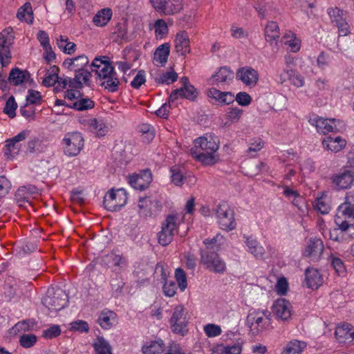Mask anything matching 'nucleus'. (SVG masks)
Here are the masks:
<instances>
[{
  "mask_svg": "<svg viewBox=\"0 0 354 354\" xmlns=\"http://www.w3.org/2000/svg\"><path fill=\"white\" fill-rule=\"evenodd\" d=\"M219 147L218 137L206 133L194 140V146L190 149L194 159L204 165H212L218 160L216 152Z\"/></svg>",
  "mask_w": 354,
  "mask_h": 354,
  "instance_id": "nucleus-1",
  "label": "nucleus"
},
{
  "mask_svg": "<svg viewBox=\"0 0 354 354\" xmlns=\"http://www.w3.org/2000/svg\"><path fill=\"white\" fill-rule=\"evenodd\" d=\"M335 224L342 232L348 231L354 236V194L349 193L344 203L339 206L335 218Z\"/></svg>",
  "mask_w": 354,
  "mask_h": 354,
  "instance_id": "nucleus-2",
  "label": "nucleus"
},
{
  "mask_svg": "<svg viewBox=\"0 0 354 354\" xmlns=\"http://www.w3.org/2000/svg\"><path fill=\"white\" fill-rule=\"evenodd\" d=\"M68 302V297L61 288H49L42 304L50 311H58L65 308Z\"/></svg>",
  "mask_w": 354,
  "mask_h": 354,
  "instance_id": "nucleus-3",
  "label": "nucleus"
},
{
  "mask_svg": "<svg viewBox=\"0 0 354 354\" xmlns=\"http://www.w3.org/2000/svg\"><path fill=\"white\" fill-rule=\"evenodd\" d=\"M215 211L218 223L222 230L231 231L236 227L234 210L227 203H220Z\"/></svg>",
  "mask_w": 354,
  "mask_h": 354,
  "instance_id": "nucleus-4",
  "label": "nucleus"
},
{
  "mask_svg": "<svg viewBox=\"0 0 354 354\" xmlns=\"http://www.w3.org/2000/svg\"><path fill=\"white\" fill-rule=\"evenodd\" d=\"M201 263L207 269L216 273H223L226 269L225 263L214 250H200Z\"/></svg>",
  "mask_w": 354,
  "mask_h": 354,
  "instance_id": "nucleus-5",
  "label": "nucleus"
},
{
  "mask_svg": "<svg viewBox=\"0 0 354 354\" xmlns=\"http://www.w3.org/2000/svg\"><path fill=\"white\" fill-rule=\"evenodd\" d=\"M308 122L311 125L316 127L319 133L323 134L339 131L344 127L342 121L336 119L323 118L318 115L310 117Z\"/></svg>",
  "mask_w": 354,
  "mask_h": 354,
  "instance_id": "nucleus-6",
  "label": "nucleus"
},
{
  "mask_svg": "<svg viewBox=\"0 0 354 354\" xmlns=\"http://www.w3.org/2000/svg\"><path fill=\"white\" fill-rule=\"evenodd\" d=\"M127 201V196L124 189H111L104 197L103 205L107 210L116 212L124 206Z\"/></svg>",
  "mask_w": 354,
  "mask_h": 354,
  "instance_id": "nucleus-7",
  "label": "nucleus"
},
{
  "mask_svg": "<svg viewBox=\"0 0 354 354\" xmlns=\"http://www.w3.org/2000/svg\"><path fill=\"white\" fill-rule=\"evenodd\" d=\"M62 145L65 155L76 156L84 146V138L80 133H68L62 140Z\"/></svg>",
  "mask_w": 354,
  "mask_h": 354,
  "instance_id": "nucleus-8",
  "label": "nucleus"
},
{
  "mask_svg": "<svg viewBox=\"0 0 354 354\" xmlns=\"http://www.w3.org/2000/svg\"><path fill=\"white\" fill-rule=\"evenodd\" d=\"M171 329L173 333L185 336L188 332V322L183 306H177L174 309L170 319Z\"/></svg>",
  "mask_w": 354,
  "mask_h": 354,
  "instance_id": "nucleus-9",
  "label": "nucleus"
},
{
  "mask_svg": "<svg viewBox=\"0 0 354 354\" xmlns=\"http://www.w3.org/2000/svg\"><path fill=\"white\" fill-rule=\"evenodd\" d=\"M149 2L161 15H174L183 9V0H149Z\"/></svg>",
  "mask_w": 354,
  "mask_h": 354,
  "instance_id": "nucleus-10",
  "label": "nucleus"
},
{
  "mask_svg": "<svg viewBox=\"0 0 354 354\" xmlns=\"http://www.w3.org/2000/svg\"><path fill=\"white\" fill-rule=\"evenodd\" d=\"M177 216L168 215L162 223L161 231L158 232V243L162 246L168 245L173 240L174 231L177 228Z\"/></svg>",
  "mask_w": 354,
  "mask_h": 354,
  "instance_id": "nucleus-11",
  "label": "nucleus"
},
{
  "mask_svg": "<svg viewBox=\"0 0 354 354\" xmlns=\"http://www.w3.org/2000/svg\"><path fill=\"white\" fill-rule=\"evenodd\" d=\"M14 39L13 30L11 27L5 28L0 34V62L2 67L6 66L8 64L4 61V58H11L10 48L14 42Z\"/></svg>",
  "mask_w": 354,
  "mask_h": 354,
  "instance_id": "nucleus-12",
  "label": "nucleus"
},
{
  "mask_svg": "<svg viewBox=\"0 0 354 354\" xmlns=\"http://www.w3.org/2000/svg\"><path fill=\"white\" fill-rule=\"evenodd\" d=\"M91 67V73H95L96 78L100 80L107 79L109 75L115 74L114 68L106 56L102 58L96 57L92 62Z\"/></svg>",
  "mask_w": 354,
  "mask_h": 354,
  "instance_id": "nucleus-13",
  "label": "nucleus"
},
{
  "mask_svg": "<svg viewBox=\"0 0 354 354\" xmlns=\"http://www.w3.org/2000/svg\"><path fill=\"white\" fill-rule=\"evenodd\" d=\"M138 207L140 216L145 218L155 216L162 209L160 203L150 197L140 198Z\"/></svg>",
  "mask_w": 354,
  "mask_h": 354,
  "instance_id": "nucleus-14",
  "label": "nucleus"
},
{
  "mask_svg": "<svg viewBox=\"0 0 354 354\" xmlns=\"http://www.w3.org/2000/svg\"><path fill=\"white\" fill-rule=\"evenodd\" d=\"M28 134V131L24 130L11 139L6 140L4 156L8 158H11L17 155L21 149V142L25 140Z\"/></svg>",
  "mask_w": 354,
  "mask_h": 354,
  "instance_id": "nucleus-15",
  "label": "nucleus"
},
{
  "mask_svg": "<svg viewBox=\"0 0 354 354\" xmlns=\"http://www.w3.org/2000/svg\"><path fill=\"white\" fill-rule=\"evenodd\" d=\"M152 181V174L149 169L140 171L139 174L129 176V184L136 189H146Z\"/></svg>",
  "mask_w": 354,
  "mask_h": 354,
  "instance_id": "nucleus-16",
  "label": "nucleus"
},
{
  "mask_svg": "<svg viewBox=\"0 0 354 354\" xmlns=\"http://www.w3.org/2000/svg\"><path fill=\"white\" fill-rule=\"evenodd\" d=\"M236 79L249 87H254L259 81V73L250 66L239 68L236 73Z\"/></svg>",
  "mask_w": 354,
  "mask_h": 354,
  "instance_id": "nucleus-17",
  "label": "nucleus"
},
{
  "mask_svg": "<svg viewBox=\"0 0 354 354\" xmlns=\"http://www.w3.org/2000/svg\"><path fill=\"white\" fill-rule=\"evenodd\" d=\"M324 247L321 239L311 237L306 245L304 255L310 257L313 261H318L324 251Z\"/></svg>",
  "mask_w": 354,
  "mask_h": 354,
  "instance_id": "nucleus-18",
  "label": "nucleus"
},
{
  "mask_svg": "<svg viewBox=\"0 0 354 354\" xmlns=\"http://www.w3.org/2000/svg\"><path fill=\"white\" fill-rule=\"evenodd\" d=\"M291 304L285 299H279L272 306L273 314L283 321H286L291 317Z\"/></svg>",
  "mask_w": 354,
  "mask_h": 354,
  "instance_id": "nucleus-19",
  "label": "nucleus"
},
{
  "mask_svg": "<svg viewBox=\"0 0 354 354\" xmlns=\"http://www.w3.org/2000/svg\"><path fill=\"white\" fill-rule=\"evenodd\" d=\"M330 179L337 189H348L353 183L354 173L345 170L342 173L333 175Z\"/></svg>",
  "mask_w": 354,
  "mask_h": 354,
  "instance_id": "nucleus-20",
  "label": "nucleus"
},
{
  "mask_svg": "<svg viewBox=\"0 0 354 354\" xmlns=\"http://www.w3.org/2000/svg\"><path fill=\"white\" fill-rule=\"evenodd\" d=\"M75 77L69 79V87L71 88L82 89L83 83L90 86L91 71L88 70H74Z\"/></svg>",
  "mask_w": 354,
  "mask_h": 354,
  "instance_id": "nucleus-21",
  "label": "nucleus"
},
{
  "mask_svg": "<svg viewBox=\"0 0 354 354\" xmlns=\"http://www.w3.org/2000/svg\"><path fill=\"white\" fill-rule=\"evenodd\" d=\"M346 140L339 136L335 137L327 136L322 140L323 146L327 150L334 153L341 151L346 146Z\"/></svg>",
  "mask_w": 354,
  "mask_h": 354,
  "instance_id": "nucleus-22",
  "label": "nucleus"
},
{
  "mask_svg": "<svg viewBox=\"0 0 354 354\" xmlns=\"http://www.w3.org/2000/svg\"><path fill=\"white\" fill-rule=\"evenodd\" d=\"M175 49L177 53L181 55H185L189 53V38L188 33L185 31H180L176 35Z\"/></svg>",
  "mask_w": 354,
  "mask_h": 354,
  "instance_id": "nucleus-23",
  "label": "nucleus"
},
{
  "mask_svg": "<svg viewBox=\"0 0 354 354\" xmlns=\"http://www.w3.org/2000/svg\"><path fill=\"white\" fill-rule=\"evenodd\" d=\"M305 281L308 288L317 289L322 284L323 279L318 270L308 268L305 271Z\"/></svg>",
  "mask_w": 354,
  "mask_h": 354,
  "instance_id": "nucleus-24",
  "label": "nucleus"
},
{
  "mask_svg": "<svg viewBox=\"0 0 354 354\" xmlns=\"http://www.w3.org/2000/svg\"><path fill=\"white\" fill-rule=\"evenodd\" d=\"M234 79V73L226 66L221 67L218 71L214 74L210 80L212 84L218 86L220 84L229 83Z\"/></svg>",
  "mask_w": 354,
  "mask_h": 354,
  "instance_id": "nucleus-25",
  "label": "nucleus"
},
{
  "mask_svg": "<svg viewBox=\"0 0 354 354\" xmlns=\"http://www.w3.org/2000/svg\"><path fill=\"white\" fill-rule=\"evenodd\" d=\"M270 313L268 310L259 311L255 327L252 329V334L257 335L268 328L270 324Z\"/></svg>",
  "mask_w": 354,
  "mask_h": 354,
  "instance_id": "nucleus-26",
  "label": "nucleus"
},
{
  "mask_svg": "<svg viewBox=\"0 0 354 354\" xmlns=\"http://www.w3.org/2000/svg\"><path fill=\"white\" fill-rule=\"evenodd\" d=\"M30 77V74L28 71L15 68L10 71L8 80L12 85L19 86L29 79Z\"/></svg>",
  "mask_w": 354,
  "mask_h": 354,
  "instance_id": "nucleus-27",
  "label": "nucleus"
},
{
  "mask_svg": "<svg viewBox=\"0 0 354 354\" xmlns=\"http://www.w3.org/2000/svg\"><path fill=\"white\" fill-rule=\"evenodd\" d=\"M280 80L281 83L289 80L291 84L297 87H301L304 84V77L292 70H287L282 73L280 75Z\"/></svg>",
  "mask_w": 354,
  "mask_h": 354,
  "instance_id": "nucleus-28",
  "label": "nucleus"
},
{
  "mask_svg": "<svg viewBox=\"0 0 354 354\" xmlns=\"http://www.w3.org/2000/svg\"><path fill=\"white\" fill-rule=\"evenodd\" d=\"M169 53L170 44L169 43H164L156 48L153 55V61L164 66L167 62Z\"/></svg>",
  "mask_w": 354,
  "mask_h": 354,
  "instance_id": "nucleus-29",
  "label": "nucleus"
},
{
  "mask_svg": "<svg viewBox=\"0 0 354 354\" xmlns=\"http://www.w3.org/2000/svg\"><path fill=\"white\" fill-rule=\"evenodd\" d=\"M165 345L161 339L151 341L149 344L142 348L143 354H161L165 350Z\"/></svg>",
  "mask_w": 354,
  "mask_h": 354,
  "instance_id": "nucleus-30",
  "label": "nucleus"
},
{
  "mask_svg": "<svg viewBox=\"0 0 354 354\" xmlns=\"http://www.w3.org/2000/svg\"><path fill=\"white\" fill-rule=\"evenodd\" d=\"M279 28L277 22L270 21L265 28V37L267 41L272 43L279 38Z\"/></svg>",
  "mask_w": 354,
  "mask_h": 354,
  "instance_id": "nucleus-31",
  "label": "nucleus"
},
{
  "mask_svg": "<svg viewBox=\"0 0 354 354\" xmlns=\"http://www.w3.org/2000/svg\"><path fill=\"white\" fill-rule=\"evenodd\" d=\"M112 17V10L110 8H103L93 18V22L97 26L102 27L107 24Z\"/></svg>",
  "mask_w": 354,
  "mask_h": 354,
  "instance_id": "nucleus-32",
  "label": "nucleus"
},
{
  "mask_svg": "<svg viewBox=\"0 0 354 354\" xmlns=\"http://www.w3.org/2000/svg\"><path fill=\"white\" fill-rule=\"evenodd\" d=\"M115 314L113 311L102 312L97 319V322L104 329L111 328L115 322Z\"/></svg>",
  "mask_w": 354,
  "mask_h": 354,
  "instance_id": "nucleus-33",
  "label": "nucleus"
},
{
  "mask_svg": "<svg viewBox=\"0 0 354 354\" xmlns=\"http://www.w3.org/2000/svg\"><path fill=\"white\" fill-rule=\"evenodd\" d=\"M15 201L19 207L28 208L32 207L31 197L26 192L25 189L20 187L15 194Z\"/></svg>",
  "mask_w": 354,
  "mask_h": 354,
  "instance_id": "nucleus-34",
  "label": "nucleus"
},
{
  "mask_svg": "<svg viewBox=\"0 0 354 354\" xmlns=\"http://www.w3.org/2000/svg\"><path fill=\"white\" fill-rule=\"evenodd\" d=\"M93 346L96 354H112L110 344L103 337H97Z\"/></svg>",
  "mask_w": 354,
  "mask_h": 354,
  "instance_id": "nucleus-35",
  "label": "nucleus"
},
{
  "mask_svg": "<svg viewBox=\"0 0 354 354\" xmlns=\"http://www.w3.org/2000/svg\"><path fill=\"white\" fill-rule=\"evenodd\" d=\"M245 243L249 252L256 258H263L265 250L257 240L248 237L246 239Z\"/></svg>",
  "mask_w": 354,
  "mask_h": 354,
  "instance_id": "nucleus-36",
  "label": "nucleus"
},
{
  "mask_svg": "<svg viewBox=\"0 0 354 354\" xmlns=\"http://www.w3.org/2000/svg\"><path fill=\"white\" fill-rule=\"evenodd\" d=\"M101 80L100 86L104 87L109 92L114 93L118 90L120 81L116 73L109 75L107 79H102Z\"/></svg>",
  "mask_w": 354,
  "mask_h": 354,
  "instance_id": "nucleus-37",
  "label": "nucleus"
},
{
  "mask_svg": "<svg viewBox=\"0 0 354 354\" xmlns=\"http://www.w3.org/2000/svg\"><path fill=\"white\" fill-rule=\"evenodd\" d=\"M66 106L77 111H84L93 108L95 103L92 100L89 98L81 97L77 101L73 102L71 104H67Z\"/></svg>",
  "mask_w": 354,
  "mask_h": 354,
  "instance_id": "nucleus-38",
  "label": "nucleus"
},
{
  "mask_svg": "<svg viewBox=\"0 0 354 354\" xmlns=\"http://www.w3.org/2000/svg\"><path fill=\"white\" fill-rule=\"evenodd\" d=\"M306 344L304 342L295 340L290 342L284 348L281 354H301Z\"/></svg>",
  "mask_w": 354,
  "mask_h": 354,
  "instance_id": "nucleus-39",
  "label": "nucleus"
},
{
  "mask_svg": "<svg viewBox=\"0 0 354 354\" xmlns=\"http://www.w3.org/2000/svg\"><path fill=\"white\" fill-rule=\"evenodd\" d=\"M88 128L91 131L95 133L97 136H104L107 132V127L105 124L95 118L89 120Z\"/></svg>",
  "mask_w": 354,
  "mask_h": 354,
  "instance_id": "nucleus-40",
  "label": "nucleus"
},
{
  "mask_svg": "<svg viewBox=\"0 0 354 354\" xmlns=\"http://www.w3.org/2000/svg\"><path fill=\"white\" fill-rule=\"evenodd\" d=\"M171 71L163 73L159 77L155 79V82L161 84H170L175 82L178 80V74L174 71V68Z\"/></svg>",
  "mask_w": 354,
  "mask_h": 354,
  "instance_id": "nucleus-41",
  "label": "nucleus"
},
{
  "mask_svg": "<svg viewBox=\"0 0 354 354\" xmlns=\"http://www.w3.org/2000/svg\"><path fill=\"white\" fill-rule=\"evenodd\" d=\"M350 327H351V325L349 324H344L337 327L335 331V336L340 343L345 342L349 339Z\"/></svg>",
  "mask_w": 354,
  "mask_h": 354,
  "instance_id": "nucleus-42",
  "label": "nucleus"
},
{
  "mask_svg": "<svg viewBox=\"0 0 354 354\" xmlns=\"http://www.w3.org/2000/svg\"><path fill=\"white\" fill-rule=\"evenodd\" d=\"M328 14L330 16L332 23L334 24L335 26L337 25L338 23L343 21V20L346 19V14L344 11L340 10L337 7L328 8Z\"/></svg>",
  "mask_w": 354,
  "mask_h": 354,
  "instance_id": "nucleus-43",
  "label": "nucleus"
},
{
  "mask_svg": "<svg viewBox=\"0 0 354 354\" xmlns=\"http://www.w3.org/2000/svg\"><path fill=\"white\" fill-rule=\"evenodd\" d=\"M241 351L242 347L241 344L237 343L232 346H218L214 353L216 354L218 352L220 354H241Z\"/></svg>",
  "mask_w": 354,
  "mask_h": 354,
  "instance_id": "nucleus-44",
  "label": "nucleus"
},
{
  "mask_svg": "<svg viewBox=\"0 0 354 354\" xmlns=\"http://www.w3.org/2000/svg\"><path fill=\"white\" fill-rule=\"evenodd\" d=\"M329 261L338 275H344L346 273L344 263L340 258L331 254L329 257Z\"/></svg>",
  "mask_w": 354,
  "mask_h": 354,
  "instance_id": "nucleus-45",
  "label": "nucleus"
},
{
  "mask_svg": "<svg viewBox=\"0 0 354 354\" xmlns=\"http://www.w3.org/2000/svg\"><path fill=\"white\" fill-rule=\"evenodd\" d=\"M37 337L34 334H23L19 337V343L25 348L32 347L37 342Z\"/></svg>",
  "mask_w": 354,
  "mask_h": 354,
  "instance_id": "nucleus-46",
  "label": "nucleus"
},
{
  "mask_svg": "<svg viewBox=\"0 0 354 354\" xmlns=\"http://www.w3.org/2000/svg\"><path fill=\"white\" fill-rule=\"evenodd\" d=\"M17 108V104L15 97L12 95L6 101L3 108V113L8 115L9 118H13L16 115L15 111Z\"/></svg>",
  "mask_w": 354,
  "mask_h": 354,
  "instance_id": "nucleus-47",
  "label": "nucleus"
},
{
  "mask_svg": "<svg viewBox=\"0 0 354 354\" xmlns=\"http://www.w3.org/2000/svg\"><path fill=\"white\" fill-rule=\"evenodd\" d=\"M175 278L181 291H184L187 286V277L185 271L178 268L175 270Z\"/></svg>",
  "mask_w": 354,
  "mask_h": 354,
  "instance_id": "nucleus-48",
  "label": "nucleus"
},
{
  "mask_svg": "<svg viewBox=\"0 0 354 354\" xmlns=\"http://www.w3.org/2000/svg\"><path fill=\"white\" fill-rule=\"evenodd\" d=\"M154 28L156 35L160 38L167 35L169 31L167 24L162 19H159L156 21Z\"/></svg>",
  "mask_w": 354,
  "mask_h": 354,
  "instance_id": "nucleus-49",
  "label": "nucleus"
},
{
  "mask_svg": "<svg viewBox=\"0 0 354 354\" xmlns=\"http://www.w3.org/2000/svg\"><path fill=\"white\" fill-rule=\"evenodd\" d=\"M222 240L223 236H221L220 234H217L212 239H205L203 243L207 247L205 250H218L219 248V245H221V241Z\"/></svg>",
  "mask_w": 354,
  "mask_h": 354,
  "instance_id": "nucleus-50",
  "label": "nucleus"
},
{
  "mask_svg": "<svg viewBox=\"0 0 354 354\" xmlns=\"http://www.w3.org/2000/svg\"><path fill=\"white\" fill-rule=\"evenodd\" d=\"M242 113V109H238L236 107H230L226 114V119L230 123L237 122L239 120Z\"/></svg>",
  "mask_w": 354,
  "mask_h": 354,
  "instance_id": "nucleus-51",
  "label": "nucleus"
},
{
  "mask_svg": "<svg viewBox=\"0 0 354 354\" xmlns=\"http://www.w3.org/2000/svg\"><path fill=\"white\" fill-rule=\"evenodd\" d=\"M207 95L214 99L216 102L221 100V97H225L228 101L231 100V92L224 91L222 92L215 88H211L207 91Z\"/></svg>",
  "mask_w": 354,
  "mask_h": 354,
  "instance_id": "nucleus-52",
  "label": "nucleus"
},
{
  "mask_svg": "<svg viewBox=\"0 0 354 354\" xmlns=\"http://www.w3.org/2000/svg\"><path fill=\"white\" fill-rule=\"evenodd\" d=\"M108 258L109 261L113 263V265L115 267H118L122 268L124 266L127 265V260L125 257L122 255L117 254L115 253H111L108 255Z\"/></svg>",
  "mask_w": 354,
  "mask_h": 354,
  "instance_id": "nucleus-53",
  "label": "nucleus"
},
{
  "mask_svg": "<svg viewBox=\"0 0 354 354\" xmlns=\"http://www.w3.org/2000/svg\"><path fill=\"white\" fill-rule=\"evenodd\" d=\"M70 330L80 333H87L89 330V326L86 322L83 320H77L70 324Z\"/></svg>",
  "mask_w": 354,
  "mask_h": 354,
  "instance_id": "nucleus-54",
  "label": "nucleus"
},
{
  "mask_svg": "<svg viewBox=\"0 0 354 354\" xmlns=\"http://www.w3.org/2000/svg\"><path fill=\"white\" fill-rule=\"evenodd\" d=\"M176 285L174 281H165L162 286V290L165 296L173 297L176 293Z\"/></svg>",
  "mask_w": 354,
  "mask_h": 354,
  "instance_id": "nucleus-55",
  "label": "nucleus"
},
{
  "mask_svg": "<svg viewBox=\"0 0 354 354\" xmlns=\"http://www.w3.org/2000/svg\"><path fill=\"white\" fill-rule=\"evenodd\" d=\"M61 334V329L58 325H53L43 331V337L47 339L57 337Z\"/></svg>",
  "mask_w": 354,
  "mask_h": 354,
  "instance_id": "nucleus-56",
  "label": "nucleus"
},
{
  "mask_svg": "<svg viewBox=\"0 0 354 354\" xmlns=\"http://www.w3.org/2000/svg\"><path fill=\"white\" fill-rule=\"evenodd\" d=\"M204 331L206 335L209 337H216L221 333V329L220 326L209 324L204 327Z\"/></svg>",
  "mask_w": 354,
  "mask_h": 354,
  "instance_id": "nucleus-57",
  "label": "nucleus"
},
{
  "mask_svg": "<svg viewBox=\"0 0 354 354\" xmlns=\"http://www.w3.org/2000/svg\"><path fill=\"white\" fill-rule=\"evenodd\" d=\"M41 99V96L40 93L37 91L30 89L28 92V95L26 96V103L28 104H37Z\"/></svg>",
  "mask_w": 354,
  "mask_h": 354,
  "instance_id": "nucleus-58",
  "label": "nucleus"
},
{
  "mask_svg": "<svg viewBox=\"0 0 354 354\" xmlns=\"http://www.w3.org/2000/svg\"><path fill=\"white\" fill-rule=\"evenodd\" d=\"M171 181L176 186H181L183 184L184 176L178 169L171 168Z\"/></svg>",
  "mask_w": 354,
  "mask_h": 354,
  "instance_id": "nucleus-59",
  "label": "nucleus"
},
{
  "mask_svg": "<svg viewBox=\"0 0 354 354\" xmlns=\"http://www.w3.org/2000/svg\"><path fill=\"white\" fill-rule=\"evenodd\" d=\"M11 188V183L8 178L3 176H0V197L5 196Z\"/></svg>",
  "mask_w": 354,
  "mask_h": 354,
  "instance_id": "nucleus-60",
  "label": "nucleus"
},
{
  "mask_svg": "<svg viewBox=\"0 0 354 354\" xmlns=\"http://www.w3.org/2000/svg\"><path fill=\"white\" fill-rule=\"evenodd\" d=\"M145 82V73L144 71L140 70L131 82V86L134 88H139Z\"/></svg>",
  "mask_w": 354,
  "mask_h": 354,
  "instance_id": "nucleus-61",
  "label": "nucleus"
},
{
  "mask_svg": "<svg viewBox=\"0 0 354 354\" xmlns=\"http://www.w3.org/2000/svg\"><path fill=\"white\" fill-rule=\"evenodd\" d=\"M234 100L241 106H248L252 101L250 95L245 92H239L236 94Z\"/></svg>",
  "mask_w": 354,
  "mask_h": 354,
  "instance_id": "nucleus-62",
  "label": "nucleus"
},
{
  "mask_svg": "<svg viewBox=\"0 0 354 354\" xmlns=\"http://www.w3.org/2000/svg\"><path fill=\"white\" fill-rule=\"evenodd\" d=\"M75 68L74 70H85L84 67L88 64V58L84 55H81L75 57Z\"/></svg>",
  "mask_w": 354,
  "mask_h": 354,
  "instance_id": "nucleus-63",
  "label": "nucleus"
},
{
  "mask_svg": "<svg viewBox=\"0 0 354 354\" xmlns=\"http://www.w3.org/2000/svg\"><path fill=\"white\" fill-rule=\"evenodd\" d=\"M315 208L322 214H328L330 209V205L324 202L322 198L317 199Z\"/></svg>",
  "mask_w": 354,
  "mask_h": 354,
  "instance_id": "nucleus-64",
  "label": "nucleus"
}]
</instances>
